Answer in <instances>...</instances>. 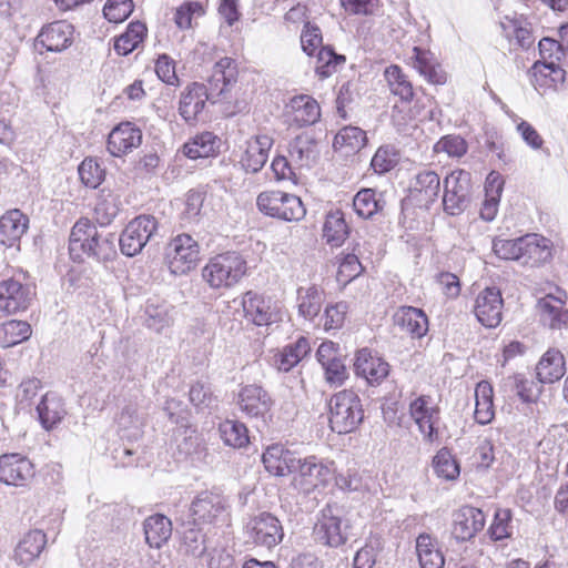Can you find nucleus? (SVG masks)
Masks as SVG:
<instances>
[{
  "label": "nucleus",
  "mask_w": 568,
  "mask_h": 568,
  "mask_svg": "<svg viewBox=\"0 0 568 568\" xmlns=\"http://www.w3.org/2000/svg\"><path fill=\"white\" fill-rule=\"evenodd\" d=\"M115 242L113 233L99 232L89 219H80L71 229L69 251L74 261H82L85 255L99 263H106L116 256Z\"/></svg>",
  "instance_id": "nucleus-1"
},
{
  "label": "nucleus",
  "mask_w": 568,
  "mask_h": 568,
  "mask_svg": "<svg viewBox=\"0 0 568 568\" xmlns=\"http://www.w3.org/2000/svg\"><path fill=\"white\" fill-rule=\"evenodd\" d=\"M246 271L245 258L239 252L229 251L211 257L202 270V277L212 288H230Z\"/></svg>",
  "instance_id": "nucleus-2"
},
{
  "label": "nucleus",
  "mask_w": 568,
  "mask_h": 568,
  "mask_svg": "<svg viewBox=\"0 0 568 568\" xmlns=\"http://www.w3.org/2000/svg\"><path fill=\"white\" fill-rule=\"evenodd\" d=\"M363 419V404L357 393L344 389L331 397L328 422L334 433H352L358 428Z\"/></svg>",
  "instance_id": "nucleus-3"
},
{
  "label": "nucleus",
  "mask_w": 568,
  "mask_h": 568,
  "mask_svg": "<svg viewBox=\"0 0 568 568\" xmlns=\"http://www.w3.org/2000/svg\"><path fill=\"white\" fill-rule=\"evenodd\" d=\"M190 514L193 525L221 527L231 519V505L226 496L214 490L199 493L192 500Z\"/></svg>",
  "instance_id": "nucleus-4"
},
{
  "label": "nucleus",
  "mask_w": 568,
  "mask_h": 568,
  "mask_svg": "<svg viewBox=\"0 0 568 568\" xmlns=\"http://www.w3.org/2000/svg\"><path fill=\"white\" fill-rule=\"evenodd\" d=\"M321 29L307 22L301 33V45L303 51L315 57V73L321 79H326L337 71V67L345 62V57L335 53L329 47L322 45Z\"/></svg>",
  "instance_id": "nucleus-5"
},
{
  "label": "nucleus",
  "mask_w": 568,
  "mask_h": 568,
  "mask_svg": "<svg viewBox=\"0 0 568 568\" xmlns=\"http://www.w3.org/2000/svg\"><path fill=\"white\" fill-rule=\"evenodd\" d=\"M256 205L263 214L286 222L301 221L306 214L298 196L282 191L260 193Z\"/></svg>",
  "instance_id": "nucleus-6"
},
{
  "label": "nucleus",
  "mask_w": 568,
  "mask_h": 568,
  "mask_svg": "<svg viewBox=\"0 0 568 568\" xmlns=\"http://www.w3.org/2000/svg\"><path fill=\"white\" fill-rule=\"evenodd\" d=\"M443 207L449 215H459L466 211L471 200L470 173L464 170L453 171L444 179Z\"/></svg>",
  "instance_id": "nucleus-7"
},
{
  "label": "nucleus",
  "mask_w": 568,
  "mask_h": 568,
  "mask_svg": "<svg viewBox=\"0 0 568 568\" xmlns=\"http://www.w3.org/2000/svg\"><path fill=\"white\" fill-rule=\"evenodd\" d=\"M200 261V246L189 234H179L165 247V263L174 275H184Z\"/></svg>",
  "instance_id": "nucleus-8"
},
{
  "label": "nucleus",
  "mask_w": 568,
  "mask_h": 568,
  "mask_svg": "<svg viewBox=\"0 0 568 568\" xmlns=\"http://www.w3.org/2000/svg\"><path fill=\"white\" fill-rule=\"evenodd\" d=\"M341 514L339 507L333 505H326L321 510V517L314 527V536L317 541L335 548L347 541L349 526Z\"/></svg>",
  "instance_id": "nucleus-9"
},
{
  "label": "nucleus",
  "mask_w": 568,
  "mask_h": 568,
  "mask_svg": "<svg viewBox=\"0 0 568 568\" xmlns=\"http://www.w3.org/2000/svg\"><path fill=\"white\" fill-rule=\"evenodd\" d=\"M408 410L424 442L429 444L437 442L440 408L434 398L430 395H419L409 403Z\"/></svg>",
  "instance_id": "nucleus-10"
},
{
  "label": "nucleus",
  "mask_w": 568,
  "mask_h": 568,
  "mask_svg": "<svg viewBox=\"0 0 568 568\" xmlns=\"http://www.w3.org/2000/svg\"><path fill=\"white\" fill-rule=\"evenodd\" d=\"M156 231L158 222L154 216L139 215L133 219L118 239L122 254L132 257L141 253Z\"/></svg>",
  "instance_id": "nucleus-11"
},
{
  "label": "nucleus",
  "mask_w": 568,
  "mask_h": 568,
  "mask_svg": "<svg viewBox=\"0 0 568 568\" xmlns=\"http://www.w3.org/2000/svg\"><path fill=\"white\" fill-rule=\"evenodd\" d=\"M207 101L216 102L206 85L192 82L180 94L178 112L187 125L194 126L203 119Z\"/></svg>",
  "instance_id": "nucleus-12"
},
{
  "label": "nucleus",
  "mask_w": 568,
  "mask_h": 568,
  "mask_svg": "<svg viewBox=\"0 0 568 568\" xmlns=\"http://www.w3.org/2000/svg\"><path fill=\"white\" fill-rule=\"evenodd\" d=\"M34 294L29 284L17 278L0 281V312L12 315L28 310Z\"/></svg>",
  "instance_id": "nucleus-13"
},
{
  "label": "nucleus",
  "mask_w": 568,
  "mask_h": 568,
  "mask_svg": "<svg viewBox=\"0 0 568 568\" xmlns=\"http://www.w3.org/2000/svg\"><path fill=\"white\" fill-rule=\"evenodd\" d=\"M248 538L256 546L271 549L278 545L283 537L280 520L270 513H262L247 524Z\"/></svg>",
  "instance_id": "nucleus-14"
},
{
  "label": "nucleus",
  "mask_w": 568,
  "mask_h": 568,
  "mask_svg": "<svg viewBox=\"0 0 568 568\" xmlns=\"http://www.w3.org/2000/svg\"><path fill=\"white\" fill-rule=\"evenodd\" d=\"M293 471L301 477L306 489L325 486L332 478L335 468L334 462L323 460L316 456L296 458Z\"/></svg>",
  "instance_id": "nucleus-15"
},
{
  "label": "nucleus",
  "mask_w": 568,
  "mask_h": 568,
  "mask_svg": "<svg viewBox=\"0 0 568 568\" xmlns=\"http://www.w3.org/2000/svg\"><path fill=\"white\" fill-rule=\"evenodd\" d=\"M440 176L432 169L424 168L419 170L413 178L409 186V193L419 206L429 209L434 204L440 193Z\"/></svg>",
  "instance_id": "nucleus-16"
},
{
  "label": "nucleus",
  "mask_w": 568,
  "mask_h": 568,
  "mask_svg": "<svg viewBox=\"0 0 568 568\" xmlns=\"http://www.w3.org/2000/svg\"><path fill=\"white\" fill-rule=\"evenodd\" d=\"M142 131L132 122H121L114 126L108 136L106 148L112 156H123L142 143Z\"/></svg>",
  "instance_id": "nucleus-17"
},
{
  "label": "nucleus",
  "mask_w": 568,
  "mask_h": 568,
  "mask_svg": "<svg viewBox=\"0 0 568 568\" xmlns=\"http://www.w3.org/2000/svg\"><path fill=\"white\" fill-rule=\"evenodd\" d=\"M34 476L33 464L19 454L0 456V481L6 485L24 486Z\"/></svg>",
  "instance_id": "nucleus-18"
},
{
  "label": "nucleus",
  "mask_w": 568,
  "mask_h": 568,
  "mask_svg": "<svg viewBox=\"0 0 568 568\" xmlns=\"http://www.w3.org/2000/svg\"><path fill=\"white\" fill-rule=\"evenodd\" d=\"M504 300L496 287H487L481 291L474 306V313L484 326L496 327L501 322Z\"/></svg>",
  "instance_id": "nucleus-19"
},
{
  "label": "nucleus",
  "mask_w": 568,
  "mask_h": 568,
  "mask_svg": "<svg viewBox=\"0 0 568 568\" xmlns=\"http://www.w3.org/2000/svg\"><path fill=\"white\" fill-rule=\"evenodd\" d=\"M486 517L481 509L464 506L453 515L452 535L457 541L471 540L485 527Z\"/></svg>",
  "instance_id": "nucleus-20"
},
{
  "label": "nucleus",
  "mask_w": 568,
  "mask_h": 568,
  "mask_svg": "<svg viewBox=\"0 0 568 568\" xmlns=\"http://www.w3.org/2000/svg\"><path fill=\"white\" fill-rule=\"evenodd\" d=\"M354 371L371 386H378L389 375V364L367 348L356 353Z\"/></svg>",
  "instance_id": "nucleus-21"
},
{
  "label": "nucleus",
  "mask_w": 568,
  "mask_h": 568,
  "mask_svg": "<svg viewBox=\"0 0 568 568\" xmlns=\"http://www.w3.org/2000/svg\"><path fill=\"white\" fill-rule=\"evenodd\" d=\"M237 65L232 58H222L212 70L206 87L211 95L219 101L229 92L230 88L236 82Z\"/></svg>",
  "instance_id": "nucleus-22"
},
{
  "label": "nucleus",
  "mask_w": 568,
  "mask_h": 568,
  "mask_svg": "<svg viewBox=\"0 0 568 568\" xmlns=\"http://www.w3.org/2000/svg\"><path fill=\"white\" fill-rule=\"evenodd\" d=\"M73 26L67 21H55L42 28L37 37V45L41 44L48 51L60 52L71 45Z\"/></svg>",
  "instance_id": "nucleus-23"
},
{
  "label": "nucleus",
  "mask_w": 568,
  "mask_h": 568,
  "mask_svg": "<svg viewBox=\"0 0 568 568\" xmlns=\"http://www.w3.org/2000/svg\"><path fill=\"white\" fill-rule=\"evenodd\" d=\"M286 112L290 114L291 124L298 128L312 125L321 118V109L315 99L310 95H295L286 105Z\"/></svg>",
  "instance_id": "nucleus-24"
},
{
  "label": "nucleus",
  "mask_w": 568,
  "mask_h": 568,
  "mask_svg": "<svg viewBox=\"0 0 568 568\" xmlns=\"http://www.w3.org/2000/svg\"><path fill=\"white\" fill-rule=\"evenodd\" d=\"M29 227V217L19 209L7 211L0 217V244L12 247L18 244Z\"/></svg>",
  "instance_id": "nucleus-25"
},
{
  "label": "nucleus",
  "mask_w": 568,
  "mask_h": 568,
  "mask_svg": "<svg viewBox=\"0 0 568 568\" xmlns=\"http://www.w3.org/2000/svg\"><path fill=\"white\" fill-rule=\"evenodd\" d=\"M239 405L250 417H264L271 409L272 399L261 386L246 385L239 394Z\"/></svg>",
  "instance_id": "nucleus-26"
},
{
  "label": "nucleus",
  "mask_w": 568,
  "mask_h": 568,
  "mask_svg": "<svg viewBox=\"0 0 568 568\" xmlns=\"http://www.w3.org/2000/svg\"><path fill=\"white\" fill-rule=\"evenodd\" d=\"M245 317L257 326H266L277 321V314L272 311L270 301L252 291L242 297Z\"/></svg>",
  "instance_id": "nucleus-27"
},
{
  "label": "nucleus",
  "mask_w": 568,
  "mask_h": 568,
  "mask_svg": "<svg viewBox=\"0 0 568 568\" xmlns=\"http://www.w3.org/2000/svg\"><path fill=\"white\" fill-rule=\"evenodd\" d=\"M175 308L160 297H150L144 307V324L155 331L162 332L174 322Z\"/></svg>",
  "instance_id": "nucleus-28"
},
{
  "label": "nucleus",
  "mask_w": 568,
  "mask_h": 568,
  "mask_svg": "<svg viewBox=\"0 0 568 568\" xmlns=\"http://www.w3.org/2000/svg\"><path fill=\"white\" fill-rule=\"evenodd\" d=\"M520 262L524 265L539 266L551 258V243L544 236L531 233L523 236Z\"/></svg>",
  "instance_id": "nucleus-29"
},
{
  "label": "nucleus",
  "mask_w": 568,
  "mask_h": 568,
  "mask_svg": "<svg viewBox=\"0 0 568 568\" xmlns=\"http://www.w3.org/2000/svg\"><path fill=\"white\" fill-rule=\"evenodd\" d=\"M273 140L268 135H257L246 142L241 165L247 173H256L265 165Z\"/></svg>",
  "instance_id": "nucleus-30"
},
{
  "label": "nucleus",
  "mask_w": 568,
  "mask_h": 568,
  "mask_svg": "<svg viewBox=\"0 0 568 568\" xmlns=\"http://www.w3.org/2000/svg\"><path fill=\"white\" fill-rule=\"evenodd\" d=\"M47 535L40 529L28 531L14 548L13 559L18 565L29 566L43 551Z\"/></svg>",
  "instance_id": "nucleus-31"
},
{
  "label": "nucleus",
  "mask_w": 568,
  "mask_h": 568,
  "mask_svg": "<svg viewBox=\"0 0 568 568\" xmlns=\"http://www.w3.org/2000/svg\"><path fill=\"white\" fill-rule=\"evenodd\" d=\"M558 32L560 40L542 38L539 41L538 47L540 60L537 62L564 67V61L568 55V23L562 24Z\"/></svg>",
  "instance_id": "nucleus-32"
},
{
  "label": "nucleus",
  "mask_w": 568,
  "mask_h": 568,
  "mask_svg": "<svg viewBox=\"0 0 568 568\" xmlns=\"http://www.w3.org/2000/svg\"><path fill=\"white\" fill-rule=\"evenodd\" d=\"M288 156L295 168L310 169L318 158L316 142L306 133L297 135L288 144Z\"/></svg>",
  "instance_id": "nucleus-33"
},
{
  "label": "nucleus",
  "mask_w": 568,
  "mask_h": 568,
  "mask_svg": "<svg viewBox=\"0 0 568 568\" xmlns=\"http://www.w3.org/2000/svg\"><path fill=\"white\" fill-rule=\"evenodd\" d=\"M540 321L552 329L561 328L568 323V310L561 296L551 294L540 298L537 303Z\"/></svg>",
  "instance_id": "nucleus-34"
},
{
  "label": "nucleus",
  "mask_w": 568,
  "mask_h": 568,
  "mask_svg": "<svg viewBox=\"0 0 568 568\" xmlns=\"http://www.w3.org/2000/svg\"><path fill=\"white\" fill-rule=\"evenodd\" d=\"M145 541L151 548L159 549L172 536V521L162 514H154L143 521Z\"/></svg>",
  "instance_id": "nucleus-35"
},
{
  "label": "nucleus",
  "mask_w": 568,
  "mask_h": 568,
  "mask_svg": "<svg viewBox=\"0 0 568 568\" xmlns=\"http://www.w3.org/2000/svg\"><path fill=\"white\" fill-rule=\"evenodd\" d=\"M176 442L180 454L190 458L193 463L206 462L207 448L196 429L186 427L178 432Z\"/></svg>",
  "instance_id": "nucleus-36"
},
{
  "label": "nucleus",
  "mask_w": 568,
  "mask_h": 568,
  "mask_svg": "<svg viewBox=\"0 0 568 568\" xmlns=\"http://www.w3.org/2000/svg\"><path fill=\"white\" fill-rule=\"evenodd\" d=\"M265 469L274 476H285L293 471L296 457L281 445H272L262 455Z\"/></svg>",
  "instance_id": "nucleus-37"
},
{
  "label": "nucleus",
  "mask_w": 568,
  "mask_h": 568,
  "mask_svg": "<svg viewBox=\"0 0 568 568\" xmlns=\"http://www.w3.org/2000/svg\"><path fill=\"white\" fill-rule=\"evenodd\" d=\"M537 377L541 383H555L566 373L564 355L556 348H549L536 366Z\"/></svg>",
  "instance_id": "nucleus-38"
},
{
  "label": "nucleus",
  "mask_w": 568,
  "mask_h": 568,
  "mask_svg": "<svg viewBox=\"0 0 568 568\" xmlns=\"http://www.w3.org/2000/svg\"><path fill=\"white\" fill-rule=\"evenodd\" d=\"M566 80V70L562 65H550L545 62H535L531 67V83L537 90L544 92L557 89Z\"/></svg>",
  "instance_id": "nucleus-39"
},
{
  "label": "nucleus",
  "mask_w": 568,
  "mask_h": 568,
  "mask_svg": "<svg viewBox=\"0 0 568 568\" xmlns=\"http://www.w3.org/2000/svg\"><path fill=\"white\" fill-rule=\"evenodd\" d=\"M394 317L395 322L412 337L420 338L428 332V318L420 308L402 306Z\"/></svg>",
  "instance_id": "nucleus-40"
},
{
  "label": "nucleus",
  "mask_w": 568,
  "mask_h": 568,
  "mask_svg": "<svg viewBox=\"0 0 568 568\" xmlns=\"http://www.w3.org/2000/svg\"><path fill=\"white\" fill-rule=\"evenodd\" d=\"M220 144L221 140L213 132L205 131L184 143L182 152L191 160L209 158L219 152Z\"/></svg>",
  "instance_id": "nucleus-41"
},
{
  "label": "nucleus",
  "mask_w": 568,
  "mask_h": 568,
  "mask_svg": "<svg viewBox=\"0 0 568 568\" xmlns=\"http://www.w3.org/2000/svg\"><path fill=\"white\" fill-rule=\"evenodd\" d=\"M414 68L432 84H444L447 75L442 67L434 61V57L429 51L419 47L413 48Z\"/></svg>",
  "instance_id": "nucleus-42"
},
{
  "label": "nucleus",
  "mask_w": 568,
  "mask_h": 568,
  "mask_svg": "<svg viewBox=\"0 0 568 568\" xmlns=\"http://www.w3.org/2000/svg\"><path fill=\"white\" fill-rule=\"evenodd\" d=\"M39 419L43 428L52 429L67 414L64 403L54 393H47L37 406Z\"/></svg>",
  "instance_id": "nucleus-43"
},
{
  "label": "nucleus",
  "mask_w": 568,
  "mask_h": 568,
  "mask_svg": "<svg viewBox=\"0 0 568 568\" xmlns=\"http://www.w3.org/2000/svg\"><path fill=\"white\" fill-rule=\"evenodd\" d=\"M416 551L420 568L444 567L445 558L438 548V542L429 534H420L416 538Z\"/></svg>",
  "instance_id": "nucleus-44"
},
{
  "label": "nucleus",
  "mask_w": 568,
  "mask_h": 568,
  "mask_svg": "<svg viewBox=\"0 0 568 568\" xmlns=\"http://www.w3.org/2000/svg\"><path fill=\"white\" fill-rule=\"evenodd\" d=\"M324 302V293L315 285L298 287L296 304L298 314L305 320L313 321L321 312Z\"/></svg>",
  "instance_id": "nucleus-45"
},
{
  "label": "nucleus",
  "mask_w": 568,
  "mask_h": 568,
  "mask_svg": "<svg viewBox=\"0 0 568 568\" xmlns=\"http://www.w3.org/2000/svg\"><path fill=\"white\" fill-rule=\"evenodd\" d=\"M385 204L383 194L374 189H362L353 199V209L363 219H372L384 210Z\"/></svg>",
  "instance_id": "nucleus-46"
},
{
  "label": "nucleus",
  "mask_w": 568,
  "mask_h": 568,
  "mask_svg": "<svg viewBox=\"0 0 568 568\" xmlns=\"http://www.w3.org/2000/svg\"><path fill=\"white\" fill-rule=\"evenodd\" d=\"M349 229L346 224L344 213L341 210L329 211L326 214L323 237L331 246H341L348 236Z\"/></svg>",
  "instance_id": "nucleus-47"
},
{
  "label": "nucleus",
  "mask_w": 568,
  "mask_h": 568,
  "mask_svg": "<svg viewBox=\"0 0 568 568\" xmlns=\"http://www.w3.org/2000/svg\"><path fill=\"white\" fill-rule=\"evenodd\" d=\"M493 393L494 392L491 385L486 381L479 382L476 386V407L474 417L475 420L480 425L489 424L495 417Z\"/></svg>",
  "instance_id": "nucleus-48"
},
{
  "label": "nucleus",
  "mask_w": 568,
  "mask_h": 568,
  "mask_svg": "<svg viewBox=\"0 0 568 568\" xmlns=\"http://www.w3.org/2000/svg\"><path fill=\"white\" fill-rule=\"evenodd\" d=\"M311 351L307 338L300 337L295 343L286 345L275 356V365L278 371L288 372L297 365Z\"/></svg>",
  "instance_id": "nucleus-49"
},
{
  "label": "nucleus",
  "mask_w": 568,
  "mask_h": 568,
  "mask_svg": "<svg viewBox=\"0 0 568 568\" xmlns=\"http://www.w3.org/2000/svg\"><path fill=\"white\" fill-rule=\"evenodd\" d=\"M384 77L394 95H397L402 102H410L414 98V88L408 77L402 68L392 64L385 69Z\"/></svg>",
  "instance_id": "nucleus-50"
},
{
  "label": "nucleus",
  "mask_w": 568,
  "mask_h": 568,
  "mask_svg": "<svg viewBox=\"0 0 568 568\" xmlns=\"http://www.w3.org/2000/svg\"><path fill=\"white\" fill-rule=\"evenodd\" d=\"M367 142L366 133L358 126H344L334 138L335 150L344 151L345 154L359 151Z\"/></svg>",
  "instance_id": "nucleus-51"
},
{
  "label": "nucleus",
  "mask_w": 568,
  "mask_h": 568,
  "mask_svg": "<svg viewBox=\"0 0 568 568\" xmlns=\"http://www.w3.org/2000/svg\"><path fill=\"white\" fill-rule=\"evenodd\" d=\"M32 334L28 322L11 320L0 325V347L8 348L27 341Z\"/></svg>",
  "instance_id": "nucleus-52"
},
{
  "label": "nucleus",
  "mask_w": 568,
  "mask_h": 568,
  "mask_svg": "<svg viewBox=\"0 0 568 568\" xmlns=\"http://www.w3.org/2000/svg\"><path fill=\"white\" fill-rule=\"evenodd\" d=\"M146 36V27L140 21L131 22L126 31L114 41V50L119 55H128L135 50Z\"/></svg>",
  "instance_id": "nucleus-53"
},
{
  "label": "nucleus",
  "mask_w": 568,
  "mask_h": 568,
  "mask_svg": "<svg viewBox=\"0 0 568 568\" xmlns=\"http://www.w3.org/2000/svg\"><path fill=\"white\" fill-rule=\"evenodd\" d=\"M220 435L224 444L234 448H241L248 444L247 427L237 420H225L220 424Z\"/></svg>",
  "instance_id": "nucleus-54"
},
{
  "label": "nucleus",
  "mask_w": 568,
  "mask_h": 568,
  "mask_svg": "<svg viewBox=\"0 0 568 568\" xmlns=\"http://www.w3.org/2000/svg\"><path fill=\"white\" fill-rule=\"evenodd\" d=\"M119 429L121 436L128 439H136L141 436L143 419L133 405L125 406L119 416Z\"/></svg>",
  "instance_id": "nucleus-55"
},
{
  "label": "nucleus",
  "mask_w": 568,
  "mask_h": 568,
  "mask_svg": "<svg viewBox=\"0 0 568 568\" xmlns=\"http://www.w3.org/2000/svg\"><path fill=\"white\" fill-rule=\"evenodd\" d=\"M433 467L436 475L446 480H453L459 475V466L446 447L439 449L434 456Z\"/></svg>",
  "instance_id": "nucleus-56"
},
{
  "label": "nucleus",
  "mask_w": 568,
  "mask_h": 568,
  "mask_svg": "<svg viewBox=\"0 0 568 568\" xmlns=\"http://www.w3.org/2000/svg\"><path fill=\"white\" fill-rule=\"evenodd\" d=\"M81 182L91 189H97L105 178V170L92 158H85L78 169Z\"/></svg>",
  "instance_id": "nucleus-57"
},
{
  "label": "nucleus",
  "mask_w": 568,
  "mask_h": 568,
  "mask_svg": "<svg viewBox=\"0 0 568 568\" xmlns=\"http://www.w3.org/2000/svg\"><path fill=\"white\" fill-rule=\"evenodd\" d=\"M182 545L186 554L201 557L206 551V535L200 526L193 525L183 532Z\"/></svg>",
  "instance_id": "nucleus-58"
},
{
  "label": "nucleus",
  "mask_w": 568,
  "mask_h": 568,
  "mask_svg": "<svg viewBox=\"0 0 568 568\" xmlns=\"http://www.w3.org/2000/svg\"><path fill=\"white\" fill-rule=\"evenodd\" d=\"M511 518L513 516L510 509L498 508L495 511L494 520L490 527L488 528V534L493 540H504L511 536Z\"/></svg>",
  "instance_id": "nucleus-59"
},
{
  "label": "nucleus",
  "mask_w": 568,
  "mask_h": 568,
  "mask_svg": "<svg viewBox=\"0 0 568 568\" xmlns=\"http://www.w3.org/2000/svg\"><path fill=\"white\" fill-rule=\"evenodd\" d=\"M163 409L170 422L179 426L178 432L191 427L190 412L183 402L170 398L165 402Z\"/></svg>",
  "instance_id": "nucleus-60"
},
{
  "label": "nucleus",
  "mask_w": 568,
  "mask_h": 568,
  "mask_svg": "<svg viewBox=\"0 0 568 568\" xmlns=\"http://www.w3.org/2000/svg\"><path fill=\"white\" fill-rule=\"evenodd\" d=\"M133 8L132 0H108L103 8V14L110 22L120 23L129 18Z\"/></svg>",
  "instance_id": "nucleus-61"
},
{
  "label": "nucleus",
  "mask_w": 568,
  "mask_h": 568,
  "mask_svg": "<svg viewBox=\"0 0 568 568\" xmlns=\"http://www.w3.org/2000/svg\"><path fill=\"white\" fill-rule=\"evenodd\" d=\"M355 251L356 247H354L353 253H347L343 255L337 272L338 281L347 283L356 278L363 272L364 268Z\"/></svg>",
  "instance_id": "nucleus-62"
},
{
  "label": "nucleus",
  "mask_w": 568,
  "mask_h": 568,
  "mask_svg": "<svg viewBox=\"0 0 568 568\" xmlns=\"http://www.w3.org/2000/svg\"><path fill=\"white\" fill-rule=\"evenodd\" d=\"M190 402L197 408H211L216 404V397L211 387L203 382H195L191 385L189 392Z\"/></svg>",
  "instance_id": "nucleus-63"
},
{
  "label": "nucleus",
  "mask_w": 568,
  "mask_h": 568,
  "mask_svg": "<svg viewBox=\"0 0 568 568\" xmlns=\"http://www.w3.org/2000/svg\"><path fill=\"white\" fill-rule=\"evenodd\" d=\"M397 153L393 146L383 145L374 154L371 166L376 173H386L397 164Z\"/></svg>",
  "instance_id": "nucleus-64"
}]
</instances>
